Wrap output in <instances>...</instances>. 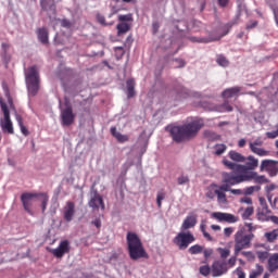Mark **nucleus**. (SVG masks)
<instances>
[{
  "instance_id": "obj_31",
  "label": "nucleus",
  "mask_w": 278,
  "mask_h": 278,
  "mask_svg": "<svg viewBox=\"0 0 278 278\" xmlns=\"http://www.w3.org/2000/svg\"><path fill=\"white\" fill-rule=\"evenodd\" d=\"M207 225H205V222H202L200 225V231L203 233L205 240H207L208 242H213L214 238L210 236V232H207Z\"/></svg>"
},
{
  "instance_id": "obj_9",
  "label": "nucleus",
  "mask_w": 278,
  "mask_h": 278,
  "mask_svg": "<svg viewBox=\"0 0 278 278\" xmlns=\"http://www.w3.org/2000/svg\"><path fill=\"white\" fill-rule=\"evenodd\" d=\"M226 191H223L220 186L216 184H211L206 188L205 197L206 199L214 200L217 197L218 203H227V194L225 193Z\"/></svg>"
},
{
  "instance_id": "obj_43",
  "label": "nucleus",
  "mask_w": 278,
  "mask_h": 278,
  "mask_svg": "<svg viewBox=\"0 0 278 278\" xmlns=\"http://www.w3.org/2000/svg\"><path fill=\"white\" fill-rule=\"evenodd\" d=\"M118 21H121V23H131V21H134V15L131 13L118 15Z\"/></svg>"
},
{
  "instance_id": "obj_8",
  "label": "nucleus",
  "mask_w": 278,
  "mask_h": 278,
  "mask_svg": "<svg viewBox=\"0 0 278 278\" xmlns=\"http://www.w3.org/2000/svg\"><path fill=\"white\" fill-rule=\"evenodd\" d=\"M197 238L192 232H179L174 239L173 242L178 247L179 251H186L192 242H195Z\"/></svg>"
},
{
  "instance_id": "obj_14",
  "label": "nucleus",
  "mask_w": 278,
  "mask_h": 278,
  "mask_svg": "<svg viewBox=\"0 0 278 278\" xmlns=\"http://www.w3.org/2000/svg\"><path fill=\"white\" fill-rule=\"evenodd\" d=\"M212 218H215V220H218L219 223H228V224L238 223L240 220V217L231 213H223V212L213 213Z\"/></svg>"
},
{
  "instance_id": "obj_42",
  "label": "nucleus",
  "mask_w": 278,
  "mask_h": 278,
  "mask_svg": "<svg viewBox=\"0 0 278 278\" xmlns=\"http://www.w3.org/2000/svg\"><path fill=\"white\" fill-rule=\"evenodd\" d=\"M216 62L219 66H229V60H227V58H225L223 54L217 55Z\"/></svg>"
},
{
  "instance_id": "obj_63",
  "label": "nucleus",
  "mask_w": 278,
  "mask_h": 278,
  "mask_svg": "<svg viewBox=\"0 0 278 278\" xmlns=\"http://www.w3.org/2000/svg\"><path fill=\"white\" fill-rule=\"evenodd\" d=\"M218 3L222 8H226L227 3H229V0H218Z\"/></svg>"
},
{
  "instance_id": "obj_15",
  "label": "nucleus",
  "mask_w": 278,
  "mask_h": 278,
  "mask_svg": "<svg viewBox=\"0 0 278 278\" xmlns=\"http://www.w3.org/2000/svg\"><path fill=\"white\" fill-rule=\"evenodd\" d=\"M229 267H227V262L225 261H215L211 266V273L213 277H222V275L227 274Z\"/></svg>"
},
{
  "instance_id": "obj_24",
  "label": "nucleus",
  "mask_w": 278,
  "mask_h": 278,
  "mask_svg": "<svg viewBox=\"0 0 278 278\" xmlns=\"http://www.w3.org/2000/svg\"><path fill=\"white\" fill-rule=\"evenodd\" d=\"M111 135L117 140V142H129V136L121 134L114 126L111 127Z\"/></svg>"
},
{
  "instance_id": "obj_17",
  "label": "nucleus",
  "mask_w": 278,
  "mask_h": 278,
  "mask_svg": "<svg viewBox=\"0 0 278 278\" xmlns=\"http://www.w3.org/2000/svg\"><path fill=\"white\" fill-rule=\"evenodd\" d=\"M71 251V243H68V240H63L60 242L59 247L56 249L51 250L52 255L54 257H64L66 253Z\"/></svg>"
},
{
  "instance_id": "obj_46",
  "label": "nucleus",
  "mask_w": 278,
  "mask_h": 278,
  "mask_svg": "<svg viewBox=\"0 0 278 278\" xmlns=\"http://www.w3.org/2000/svg\"><path fill=\"white\" fill-rule=\"evenodd\" d=\"M97 21L100 25H103L104 27H106L108 25H114V23H108L105 22V16L101 15V14H97Z\"/></svg>"
},
{
  "instance_id": "obj_34",
  "label": "nucleus",
  "mask_w": 278,
  "mask_h": 278,
  "mask_svg": "<svg viewBox=\"0 0 278 278\" xmlns=\"http://www.w3.org/2000/svg\"><path fill=\"white\" fill-rule=\"evenodd\" d=\"M255 255H256L257 260L262 263L266 262V260H268L270 257L268 254V251L256 250Z\"/></svg>"
},
{
  "instance_id": "obj_32",
  "label": "nucleus",
  "mask_w": 278,
  "mask_h": 278,
  "mask_svg": "<svg viewBox=\"0 0 278 278\" xmlns=\"http://www.w3.org/2000/svg\"><path fill=\"white\" fill-rule=\"evenodd\" d=\"M178 186H188L190 184V176L188 174H181L177 178Z\"/></svg>"
},
{
  "instance_id": "obj_54",
  "label": "nucleus",
  "mask_w": 278,
  "mask_h": 278,
  "mask_svg": "<svg viewBox=\"0 0 278 278\" xmlns=\"http://www.w3.org/2000/svg\"><path fill=\"white\" fill-rule=\"evenodd\" d=\"M240 203H247V205H253V200L249 197H244L240 199Z\"/></svg>"
},
{
  "instance_id": "obj_62",
  "label": "nucleus",
  "mask_w": 278,
  "mask_h": 278,
  "mask_svg": "<svg viewBox=\"0 0 278 278\" xmlns=\"http://www.w3.org/2000/svg\"><path fill=\"white\" fill-rule=\"evenodd\" d=\"M245 144H247V140H245V139H240V140L238 141V147H239L240 149L244 148Z\"/></svg>"
},
{
  "instance_id": "obj_29",
  "label": "nucleus",
  "mask_w": 278,
  "mask_h": 278,
  "mask_svg": "<svg viewBox=\"0 0 278 278\" xmlns=\"http://www.w3.org/2000/svg\"><path fill=\"white\" fill-rule=\"evenodd\" d=\"M116 29H117V36H123L127 34V31H129L131 27L127 23H119L117 24Z\"/></svg>"
},
{
  "instance_id": "obj_30",
  "label": "nucleus",
  "mask_w": 278,
  "mask_h": 278,
  "mask_svg": "<svg viewBox=\"0 0 278 278\" xmlns=\"http://www.w3.org/2000/svg\"><path fill=\"white\" fill-rule=\"evenodd\" d=\"M15 119L17 122V125L21 128V131L23 134V136H29V130L27 129V127H25V125L23 124V116H21L20 114L15 115Z\"/></svg>"
},
{
  "instance_id": "obj_40",
  "label": "nucleus",
  "mask_w": 278,
  "mask_h": 278,
  "mask_svg": "<svg viewBox=\"0 0 278 278\" xmlns=\"http://www.w3.org/2000/svg\"><path fill=\"white\" fill-rule=\"evenodd\" d=\"M255 212V210L253 208V206H248L243 213H242V219L243 220H249V218H251V216H253V213Z\"/></svg>"
},
{
  "instance_id": "obj_28",
  "label": "nucleus",
  "mask_w": 278,
  "mask_h": 278,
  "mask_svg": "<svg viewBox=\"0 0 278 278\" xmlns=\"http://www.w3.org/2000/svg\"><path fill=\"white\" fill-rule=\"evenodd\" d=\"M250 150L252 153H255V155H260V157H265L268 155V151L264 150V148H258L257 146L253 144V142H250Z\"/></svg>"
},
{
  "instance_id": "obj_52",
  "label": "nucleus",
  "mask_w": 278,
  "mask_h": 278,
  "mask_svg": "<svg viewBox=\"0 0 278 278\" xmlns=\"http://www.w3.org/2000/svg\"><path fill=\"white\" fill-rule=\"evenodd\" d=\"M233 231H235L233 227H227L224 229V235L226 238H229L231 233H233Z\"/></svg>"
},
{
  "instance_id": "obj_47",
  "label": "nucleus",
  "mask_w": 278,
  "mask_h": 278,
  "mask_svg": "<svg viewBox=\"0 0 278 278\" xmlns=\"http://www.w3.org/2000/svg\"><path fill=\"white\" fill-rule=\"evenodd\" d=\"M219 255L223 260H227L231 255V251L229 249H219Z\"/></svg>"
},
{
  "instance_id": "obj_21",
  "label": "nucleus",
  "mask_w": 278,
  "mask_h": 278,
  "mask_svg": "<svg viewBox=\"0 0 278 278\" xmlns=\"http://www.w3.org/2000/svg\"><path fill=\"white\" fill-rule=\"evenodd\" d=\"M197 226V215H188L182 225H181V229L182 231H186L187 229H192V227Z\"/></svg>"
},
{
  "instance_id": "obj_64",
  "label": "nucleus",
  "mask_w": 278,
  "mask_h": 278,
  "mask_svg": "<svg viewBox=\"0 0 278 278\" xmlns=\"http://www.w3.org/2000/svg\"><path fill=\"white\" fill-rule=\"evenodd\" d=\"M269 218H270L271 223H274L275 225H278V216L273 215Z\"/></svg>"
},
{
  "instance_id": "obj_39",
  "label": "nucleus",
  "mask_w": 278,
  "mask_h": 278,
  "mask_svg": "<svg viewBox=\"0 0 278 278\" xmlns=\"http://www.w3.org/2000/svg\"><path fill=\"white\" fill-rule=\"evenodd\" d=\"M215 149V155H223V153H225V151H227V146L225 143H217L214 147Z\"/></svg>"
},
{
  "instance_id": "obj_59",
  "label": "nucleus",
  "mask_w": 278,
  "mask_h": 278,
  "mask_svg": "<svg viewBox=\"0 0 278 278\" xmlns=\"http://www.w3.org/2000/svg\"><path fill=\"white\" fill-rule=\"evenodd\" d=\"M1 49H2V53H8V50L10 49V43L2 42Z\"/></svg>"
},
{
  "instance_id": "obj_1",
  "label": "nucleus",
  "mask_w": 278,
  "mask_h": 278,
  "mask_svg": "<svg viewBox=\"0 0 278 278\" xmlns=\"http://www.w3.org/2000/svg\"><path fill=\"white\" fill-rule=\"evenodd\" d=\"M204 126L205 123L203 119H195L181 126L172 127L169 129V134L174 142H185V140H192V138H197V135Z\"/></svg>"
},
{
  "instance_id": "obj_4",
  "label": "nucleus",
  "mask_w": 278,
  "mask_h": 278,
  "mask_svg": "<svg viewBox=\"0 0 278 278\" xmlns=\"http://www.w3.org/2000/svg\"><path fill=\"white\" fill-rule=\"evenodd\" d=\"M25 81L28 94H30V97H36L40 90V72H38V67L36 65L26 70Z\"/></svg>"
},
{
  "instance_id": "obj_25",
  "label": "nucleus",
  "mask_w": 278,
  "mask_h": 278,
  "mask_svg": "<svg viewBox=\"0 0 278 278\" xmlns=\"http://www.w3.org/2000/svg\"><path fill=\"white\" fill-rule=\"evenodd\" d=\"M228 157H229L230 160H232V162H237V163H239V164H242V163L247 162V156L240 154V153H239L238 151H236V150L229 151Z\"/></svg>"
},
{
  "instance_id": "obj_41",
  "label": "nucleus",
  "mask_w": 278,
  "mask_h": 278,
  "mask_svg": "<svg viewBox=\"0 0 278 278\" xmlns=\"http://www.w3.org/2000/svg\"><path fill=\"white\" fill-rule=\"evenodd\" d=\"M165 199H166V192H164V190L159 191L156 194V205L159 208L162 207V201H164Z\"/></svg>"
},
{
  "instance_id": "obj_12",
  "label": "nucleus",
  "mask_w": 278,
  "mask_h": 278,
  "mask_svg": "<svg viewBox=\"0 0 278 278\" xmlns=\"http://www.w3.org/2000/svg\"><path fill=\"white\" fill-rule=\"evenodd\" d=\"M38 197H40V194H38V193H31V192L22 193L21 202L23 204L25 212H27L28 214H33V212H31V207L34 205L33 200L38 199Z\"/></svg>"
},
{
  "instance_id": "obj_60",
  "label": "nucleus",
  "mask_w": 278,
  "mask_h": 278,
  "mask_svg": "<svg viewBox=\"0 0 278 278\" xmlns=\"http://www.w3.org/2000/svg\"><path fill=\"white\" fill-rule=\"evenodd\" d=\"M245 227H248V231L250 233H253V231H255V227H253V224H251V223H247Z\"/></svg>"
},
{
  "instance_id": "obj_45",
  "label": "nucleus",
  "mask_w": 278,
  "mask_h": 278,
  "mask_svg": "<svg viewBox=\"0 0 278 278\" xmlns=\"http://www.w3.org/2000/svg\"><path fill=\"white\" fill-rule=\"evenodd\" d=\"M200 275H203V277H207L210 275V273H212V267H210L208 265H204L200 267Z\"/></svg>"
},
{
  "instance_id": "obj_33",
  "label": "nucleus",
  "mask_w": 278,
  "mask_h": 278,
  "mask_svg": "<svg viewBox=\"0 0 278 278\" xmlns=\"http://www.w3.org/2000/svg\"><path fill=\"white\" fill-rule=\"evenodd\" d=\"M262 190V187L260 186H250L243 189V194L244 197H249L253 194V192H260Z\"/></svg>"
},
{
  "instance_id": "obj_48",
  "label": "nucleus",
  "mask_w": 278,
  "mask_h": 278,
  "mask_svg": "<svg viewBox=\"0 0 278 278\" xmlns=\"http://www.w3.org/2000/svg\"><path fill=\"white\" fill-rule=\"evenodd\" d=\"M205 260H207V257H211L214 253V250L212 249H205V247H203V251H202Z\"/></svg>"
},
{
  "instance_id": "obj_35",
  "label": "nucleus",
  "mask_w": 278,
  "mask_h": 278,
  "mask_svg": "<svg viewBox=\"0 0 278 278\" xmlns=\"http://www.w3.org/2000/svg\"><path fill=\"white\" fill-rule=\"evenodd\" d=\"M265 238L267 242H275V240H277L278 238V229H274L269 232H265Z\"/></svg>"
},
{
  "instance_id": "obj_23",
  "label": "nucleus",
  "mask_w": 278,
  "mask_h": 278,
  "mask_svg": "<svg viewBox=\"0 0 278 278\" xmlns=\"http://www.w3.org/2000/svg\"><path fill=\"white\" fill-rule=\"evenodd\" d=\"M37 37L41 45H49V30L47 28H38Z\"/></svg>"
},
{
  "instance_id": "obj_6",
  "label": "nucleus",
  "mask_w": 278,
  "mask_h": 278,
  "mask_svg": "<svg viewBox=\"0 0 278 278\" xmlns=\"http://www.w3.org/2000/svg\"><path fill=\"white\" fill-rule=\"evenodd\" d=\"M255 235L247 233V228L241 227L235 233V255H238L244 251V249H251V242H253Z\"/></svg>"
},
{
  "instance_id": "obj_18",
  "label": "nucleus",
  "mask_w": 278,
  "mask_h": 278,
  "mask_svg": "<svg viewBox=\"0 0 278 278\" xmlns=\"http://www.w3.org/2000/svg\"><path fill=\"white\" fill-rule=\"evenodd\" d=\"M88 205L92 210H99V207H101V210H105V203L103 202V198L97 191L91 197Z\"/></svg>"
},
{
  "instance_id": "obj_26",
  "label": "nucleus",
  "mask_w": 278,
  "mask_h": 278,
  "mask_svg": "<svg viewBox=\"0 0 278 278\" xmlns=\"http://www.w3.org/2000/svg\"><path fill=\"white\" fill-rule=\"evenodd\" d=\"M240 87H231L228 89H225L222 93V97H224V99H231L236 96H238L240 93Z\"/></svg>"
},
{
  "instance_id": "obj_22",
  "label": "nucleus",
  "mask_w": 278,
  "mask_h": 278,
  "mask_svg": "<svg viewBox=\"0 0 278 278\" xmlns=\"http://www.w3.org/2000/svg\"><path fill=\"white\" fill-rule=\"evenodd\" d=\"M247 181H251V179H254L255 184H268V178L266 176H260L257 175V172H250L249 174H245Z\"/></svg>"
},
{
  "instance_id": "obj_13",
  "label": "nucleus",
  "mask_w": 278,
  "mask_h": 278,
  "mask_svg": "<svg viewBox=\"0 0 278 278\" xmlns=\"http://www.w3.org/2000/svg\"><path fill=\"white\" fill-rule=\"evenodd\" d=\"M40 7L43 12L48 13L50 21H53L58 14V7L55 5L54 0H40Z\"/></svg>"
},
{
  "instance_id": "obj_11",
  "label": "nucleus",
  "mask_w": 278,
  "mask_h": 278,
  "mask_svg": "<svg viewBox=\"0 0 278 278\" xmlns=\"http://www.w3.org/2000/svg\"><path fill=\"white\" fill-rule=\"evenodd\" d=\"M268 173L269 177H277L278 175V161L263 160L261 163V173Z\"/></svg>"
},
{
  "instance_id": "obj_27",
  "label": "nucleus",
  "mask_w": 278,
  "mask_h": 278,
  "mask_svg": "<svg viewBox=\"0 0 278 278\" xmlns=\"http://www.w3.org/2000/svg\"><path fill=\"white\" fill-rule=\"evenodd\" d=\"M126 88H127V97L128 99H131L134 97H136V80H134L132 78L128 79L126 83Z\"/></svg>"
},
{
  "instance_id": "obj_44",
  "label": "nucleus",
  "mask_w": 278,
  "mask_h": 278,
  "mask_svg": "<svg viewBox=\"0 0 278 278\" xmlns=\"http://www.w3.org/2000/svg\"><path fill=\"white\" fill-rule=\"evenodd\" d=\"M241 254L243 255V257H245L248 260V262H255V254L251 251H243L241 252Z\"/></svg>"
},
{
  "instance_id": "obj_57",
  "label": "nucleus",
  "mask_w": 278,
  "mask_h": 278,
  "mask_svg": "<svg viewBox=\"0 0 278 278\" xmlns=\"http://www.w3.org/2000/svg\"><path fill=\"white\" fill-rule=\"evenodd\" d=\"M91 225L97 227V229H101V218H96L94 220L91 222Z\"/></svg>"
},
{
  "instance_id": "obj_20",
  "label": "nucleus",
  "mask_w": 278,
  "mask_h": 278,
  "mask_svg": "<svg viewBox=\"0 0 278 278\" xmlns=\"http://www.w3.org/2000/svg\"><path fill=\"white\" fill-rule=\"evenodd\" d=\"M267 269L269 273H276L278 270V253H274L268 257Z\"/></svg>"
},
{
  "instance_id": "obj_36",
  "label": "nucleus",
  "mask_w": 278,
  "mask_h": 278,
  "mask_svg": "<svg viewBox=\"0 0 278 278\" xmlns=\"http://www.w3.org/2000/svg\"><path fill=\"white\" fill-rule=\"evenodd\" d=\"M39 194V197L42 198L41 200V210L42 212H46L47 211V205L49 204V194L45 193V192H40V193H37Z\"/></svg>"
},
{
  "instance_id": "obj_49",
  "label": "nucleus",
  "mask_w": 278,
  "mask_h": 278,
  "mask_svg": "<svg viewBox=\"0 0 278 278\" xmlns=\"http://www.w3.org/2000/svg\"><path fill=\"white\" fill-rule=\"evenodd\" d=\"M174 62H176V68H184L186 66V61L184 59H175Z\"/></svg>"
},
{
  "instance_id": "obj_10",
  "label": "nucleus",
  "mask_w": 278,
  "mask_h": 278,
  "mask_svg": "<svg viewBox=\"0 0 278 278\" xmlns=\"http://www.w3.org/2000/svg\"><path fill=\"white\" fill-rule=\"evenodd\" d=\"M0 108L4 116V119H1L0 122L2 131H4V134H14V126L12 125V119L10 118V110L3 100H0Z\"/></svg>"
},
{
  "instance_id": "obj_56",
  "label": "nucleus",
  "mask_w": 278,
  "mask_h": 278,
  "mask_svg": "<svg viewBox=\"0 0 278 278\" xmlns=\"http://www.w3.org/2000/svg\"><path fill=\"white\" fill-rule=\"evenodd\" d=\"M223 109H224L225 112H233V106H231V105L229 104V102H225V103L223 104Z\"/></svg>"
},
{
  "instance_id": "obj_61",
  "label": "nucleus",
  "mask_w": 278,
  "mask_h": 278,
  "mask_svg": "<svg viewBox=\"0 0 278 278\" xmlns=\"http://www.w3.org/2000/svg\"><path fill=\"white\" fill-rule=\"evenodd\" d=\"M228 264L230 268H233L236 266V257H231L228 260Z\"/></svg>"
},
{
  "instance_id": "obj_50",
  "label": "nucleus",
  "mask_w": 278,
  "mask_h": 278,
  "mask_svg": "<svg viewBox=\"0 0 278 278\" xmlns=\"http://www.w3.org/2000/svg\"><path fill=\"white\" fill-rule=\"evenodd\" d=\"M228 192H230V194H235L237 197H241V194H244V190L242 189H231L228 190Z\"/></svg>"
},
{
  "instance_id": "obj_55",
  "label": "nucleus",
  "mask_w": 278,
  "mask_h": 278,
  "mask_svg": "<svg viewBox=\"0 0 278 278\" xmlns=\"http://www.w3.org/2000/svg\"><path fill=\"white\" fill-rule=\"evenodd\" d=\"M267 138H269L270 140H275V138L277 137V130H273V131H268L266 132Z\"/></svg>"
},
{
  "instance_id": "obj_16",
  "label": "nucleus",
  "mask_w": 278,
  "mask_h": 278,
  "mask_svg": "<svg viewBox=\"0 0 278 278\" xmlns=\"http://www.w3.org/2000/svg\"><path fill=\"white\" fill-rule=\"evenodd\" d=\"M61 121L63 127H70V125L75 123V113H73L72 106H67L61 112Z\"/></svg>"
},
{
  "instance_id": "obj_7",
  "label": "nucleus",
  "mask_w": 278,
  "mask_h": 278,
  "mask_svg": "<svg viewBox=\"0 0 278 278\" xmlns=\"http://www.w3.org/2000/svg\"><path fill=\"white\" fill-rule=\"evenodd\" d=\"M233 25H238V22H229L228 24L224 25L223 27V34L220 36L217 37H213V36H208V37H190L189 40H191V42H200V43H204L207 45L208 42H216L218 40H220L223 38V36H227V34H229V31L231 30V27H233Z\"/></svg>"
},
{
  "instance_id": "obj_51",
  "label": "nucleus",
  "mask_w": 278,
  "mask_h": 278,
  "mask_svg": "<svg viewBox=\"0 0 278 278\" xmlns=\"http://www.w3.org/2000/svg\"><path fill=\"white\" fill-rule=\"evenodd\" d=\"M235 273L238 276V278H247V274H244V270H242V267H238L235 270Z\"/></svg>"
},
{
  "instance_id": "obj_38",
  "label": "nucleus",
  "mask_w": 278,
  "mask_h": 278,
  "mask_svg": "<svg viewBox=\"0 0 278 278\" xmlns=\"http://www.w3.org/2000/svg\"><path fill=\"white\" fill-rule=\"evenodd\" d=\"M264 273V266L256 264V269L251 271L250 278H258Z\"/></svg>"
},
{
  "instance_id": "obj_5",
  "label": "nucleus",
  "mask_w": 278,
  "mask_h": 278,
  "mask_svg": "<svg viewBox=\"0 0 278 278\" xmlns=\"http://www.w3.org/2000/svg\"><path fill=\"white\" fill-rule=\"evenodd\" d=\"M248 177L247 174L232 172H224L222 173V186L219 188L223 192H229L231 190V186H238V184H244Z\"/></svg>"
},
{
  "instance_id": "obj_19",
  "label": "nucleus",
  "mask_w": 278,
  "mask_h": 278,
  "mask_svg": "<svg viewBox=\"0 0 278 278\" xmlns=\"http://www.w3.org/2000/svg\"><path fill=\"white\" fill-rule=\"evenodd\" d=\"M73 216H75V202L68 201L64 207V218L66 223H71Z\"/></svg>"
},
{
  "instance_id": "obj_3",
  "label": "nucleus",
  "mask_w": 278,
  "mask_h": 278,
  "mask_svg": "<svg viewBox=\"0 0 278 278\" xmlns=\"http://www.w3.org/2000/svg\"><path fill=\"white\" fill-rule=\"evenodd\" d=\"M244 164L233 163L227 159H223L222 164L225 165L228 170H233L235 173H241V175H249L253 173L257 166H260V160L255 159L253 155L245 157Z\"/></svg>"
},
{
  "instance_id": "obj_53",
  "label": "nucleus",
  "mask_w": 278,
  "mask_h": 278,
  "mask_svg": "<svg viewBox=\"0 0 278 278\" xmlns=\"http://www.w3.org/2000/svg\"><path fill=\"white\" fill-rule=\"evenodd\" d=\"M2 60L5 64H10V60H12V55L8 54V52H2Z\"/></svg>"
},
{
  "instance_id": "obj_58",
  "label": "nucleus",
  "mask_w": 278,
  "mask_h": 278,
  "mask_svg": "<svg viewBox=\"0 0 278 278\" xmlns=\"http://www.w3.org/2000/svg\"><path fill=\"white\" fill-rule=\"evenodd\" d=\"M255 27H257V21H253L251 24H248L245 29H255Z\"/></svg>"
},
{
  "instance_id": "obj_2",
  "label": "nucleus",
  "mask_w": 278,
  "mask_h": 278,
  "mask_svg": "<svg viewBox=\"0 0 278 278\" xmlns=\"http://www.w3.org/2000/svg\"><path fill=\"white\" fill-rule=\"evenodd\" d=\"M126 242L130 260L134 262H138V260H149V253H147L144 244L138 233L128 231Z\"/></svg>"
},
{
  "instance_id": "obj_37",
  "label": "nucleus",
  "mask_w": 278,
  "mask_h": 278,
  "mask_svg": "<svg viewBox=\"0 0 278 278\" xmlns=\"http://www.w3.org/2000/svg\"><path fill=\"white\" fill-rule=\"evenodd\" d=\"M190 255H199V253H203V245L194 244L189 248Z\"/></svg>"
}]
</instances>
